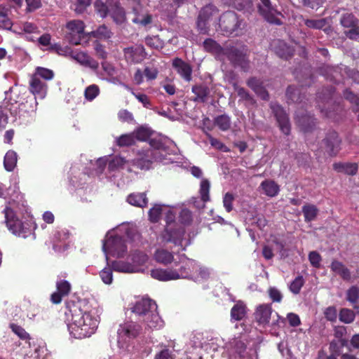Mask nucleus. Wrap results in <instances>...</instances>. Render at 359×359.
<instances>
[{
	"label": "nucleus",
	"mask_w": 359,
	"mask_h": 359,
	"mask_svg": "<svg viewBox=\"0 0 359 359\" xmlns=\"http://www.w3.org/2000/svg\"><path fill=\"white\" fill-rule=\"evenodd\" d=\"M66 313L70 318L75 338L84 339L94 334L97 327V320L90 313H83L78 303H67Z\"/></svg>",
	"instance_id": "obj_1"
},
{
	"label": "nucleus",
	"mask_w": 359,
	"mask_h": 359,
	"mask_svg": "<svg viewBox=\"0 0 359 359\" xmlns=\"http://www.w3.org/2000/svg\"><path fill=\"white\" fill-rule=\"evenodd\" d=\"M157 305L149 298H143L135 303L133 312L143 317V321L150 329L161 326V317L156 313Z\"/></svg>",
	"instance_id": "obj_2"
},
{
	"label": "nucleus",
	"mask_w": 359,
	"mask_h": 359,
	"mask_svg": "<svg viewBox=\"0 0 359 359\" xmlns=\"http://www.w3.org/2000/svg\"><path fill=\"white\" fill-rule=\"evenodd\" d=\"M222 55L226 57L232 67L239 68L241 72L247 73L251 70V60L246 46L228 45Z\"/></svg>",
	"instance_id": "obj_3"
},
{
	"label": "nucleus",
	"mask_w": 359,
	"mask_h": 359,
	"mask_svg": "<svg viewBox=\"0 0 359 359\" xmlns=\"http://www.w3.org/2000/svg\"><path fill=\"white\" fill-rule=\"evenodd\" d=\"M219 27L224 36H237L243 31L245 22L236 13L229 11L219 17Z\"/></svg>",
	"instance_id": "obj_4"
},
{
	"label": "nucleus",
	"mask_w": 359,
	"mask_h": 359,
	"mask_svg": "<svg viewBox=\"0 0 359 359\" xmlns=\"http://www.w3.org/2000/svg\"><path fill=\"white\" fill-rule=\"evenodd\" d=\"M5 222L9 231L14 235L22 238H27L31 233V229L28 224L22 223L18 219L12 208L6 207L4 210Z\"/></svg>",
	"instance_id": "obj_5"
},
{
	"label": "nucleus",
	"mask_w": 359,
	"mask_h": 359,
	"mask_svg": "<svg viewBox=\"0 0 359 359\" xmlns=\"http://www.w3.org/2000/svg\"><path fill=\"white\" fill-rule=\"evenodd\" d=\"M150 148L145 151L144 156L137 158L135 164L141 169H149L153 161H158L161 156H158V150L163 147L160 139H149Z\"/></svg>",
	"instance_id": "obj_6"
},
{
	"label": "nucleus",
	"mask_w": 359,
	"mask_h": 359,
	"mask_svg": "<svg viewBox=\"0 0 359 359\" xmlns=\"http://www.w3.org/2000/svg\"><path fill=\"white\" fill-rule=\"evenodd\" d=\"M342 139L334 129L325 132L321 140V147L330 157H335L341 150Z\"/></svg>",
	"instance_id": "obj_7"
},
{
	"label": "nucleus",
	"mask_w": 359,
	"mask_h": 359,
	"mask_svg": "<svg viewBox=\"0 0 359 359\" xmlns=\"http://www.w3.org/2000/svg\"><path fill=\"white\" fill-rule=\"evenodd\" d=\"M339 24L344 28V34L351 40L359 38V20L352 13H343Z\"/></svg>",
	"instance_id": "obj_8"
},
{
	"label": "nucleus",
	"mask_w": 359,
	"mask_h": 359,
	"mask_svg": "<svg viewBox=\"0 0 359 359\" xmlns=\"http://www.w3.org/2000/svg\"><path fill=\"white\" fill-rule=\"evenodd\" d=\"M260 4L257 6L259 12L264 20H266L269 24H273L276 25H281L282 21L279 16H281V13L276 9L272 6L270 0H260Z\"/></svg>",
	"instance_id": "obj_9"
},
{
	"label": "nucleus",
	"mask_w": 359,
	"mask_h": 359,
	"mask_svg": "<svg viewBox=\"0 0 359 359\" xmlns=\"http://www.w3.org/2000/svg\"><path fill=\"white\" fill-rule=\"evenodd\" d=\"M185 236V229L180 226H165L161 232L162 242L173 243L175 246H182V241Z\"/></svg>",
	"instance_id": "obj_10"
},
{
	"label": "nucleus",
	"mask_w": 359,
	"mask_h": 359,
	"mask_svg": "<svg viewBox=\"0 0 359 359\" xmlns=\"http://www.w3.org/2000/svg\"><path fill=\"white\" fill-rule=\"evenodd\" d=\"M335 88L333 86H329L322 88V90L318 93V107L320 109L323 116L325 117H330V111L327 106L331 102L333 99Z\"/></svg>",
	"instance_id": "obj_11"
},
{
	"label": "nucleus",
	"mask_w": 359,
	"mask_h": 359,
	"mask_svg": "<svg viewBox=\"0 0 359 359\" xmlns=\"http://www.w3.org/2000/svg\"><path fill=\"white\" fill-rule=\"evenodd\" d=\"M66 27L69 31L67 34V40L69 43L74 45L80 44L83 37V22L80 20H72L67 23Z\"/></svg>",
	"instance_id": "obj_12"
},
{
	"label": "nucleus",
	"mask_w": 359,
	"mask_h": 359,
	"mask_svg": "<svg viewBox=\"0 0 359 359\" xmlns=\"http://www.w3.org/2000/svg\"><path fill=\"white\" fill-rule=\"evenodd\" d=\"M271 109L275 116L280 129L285 135H288L290 132V123L288 114L285 109L277 102L271 103Z\"/></svg>",
	"instance_id": "obj_13"
},
{
	"label": "nucleus",
	"mask_w": 359,
	"mask_h": 359,
	"mask_svg": "<svg viewBox=\"0 0 359 359\" xmlns=\"http://www.w3.org/2000/svg\"><path fill=\"white\" fill-rule=\"evenodd\" d=\"M294 120H296L298 127L305 133L313 131L317 124V121L313 115L303 111L302 109L297 111Z\"/></svg>",
	"instance_id": "obj_14"
},
{
	"label": "nucleus",
	"mask_w": 359,
	"mask_h": 359,
	"mask_svg": "<svg viewBox=\"0 0 359 359\" xmlns=\"http://www.w3.org/2000/svg\"><path fill=\"white\" fill-rule=\"evenodd\" d=\"M55 290L50 294V300L54 304L62 303L63 297H67L72 290L69 282L65 279H60L55 283Z\"/></svg>",
	"instance_id": "obj_15"
},
{
	"label": "nucleus",
	"mask_w": 359,
	"mask_h": 359,
	"mask_svg": "<svg viewBox=\"0 0 359 359\" xmlns=\"http://www.w3.org/2000/svg\"><path fill=\"white\" fill-rule=\"evenodd\" d=\"M123 54L126 60L130 64H140L146 57V52L143 46L135 47H127L123 49Z\"/></svg>",
	"instance_id": "obj_16"
},
{
	"label": "nucleus",
	"mask_w": 359,
	"mask_h": 359,
	"mask_svg": "<svg viewBox=\"0 0 359 359\" xmlns=\"http://www.w3.org/2000/svg\"><path fill=\"white\" fill-rule=\"evenodd\" d=\"M72 59L79 62L81 65L89 67L93 70H96L99 68V62L95 61L92 57L83 51L70 50L67 54Z\"/></svg>",
	"instance_id": "obj_17"
},
{
	"label": "nucleus",
	"mask_w": 359,
	"mask_h": 359,
	"mask_svg": "<svg viewBox=\"0 0 359 359\" xmlns=\"http://www.w3.org/2000/svg\"><path fill=\"white\" fill-rule=\"evenodd\" d=\"M47 84L37 76H31L29 83V90L34 95L35 99H43L46 96Z\"/></svg>",
	"instance_id": "obj_18"
},
{
	"label": "nucleus",
	"mask_w": 359,
	"mask_h": 359,
	"mask_svg": "<svg viewBox=\"0 0 359 359\" xmlns=\"http://www.w3.org/2000/svg\"><path fill=\"white\" fill-rule=\"evenodd\" d=\"M102 249L105 253L109 249L120 255L126 250L124 238L121 236H113L104 242Z\"/></svg>",
	"instance_id": "obj_19"
},
{
	"label": "nucleus",
	"mask_w": 359,
	"mask_h": 359,
	"mask_svg": "<svg viewBox=\"0 0 359 359\" xmlns=\"http://www.w3.org/2000/svg\"><path fill=\"white\" fill-rule=\"evenodd\" d=\"M247 85L249 88L255 91L257 97L260 99L268 101L269 100V94L265 88L264 81L259 78L252 76L248 78Z\"/></svg>",
	"instance_id": "obj_20"
},
{
	"label": "nucleus",
	"mask_w": 359,
	"mask_h": 359,
	"mask_svg": "<svg viewBox=\"0 0 359 359\" xmlns=\"http://www.w3.org/2000/svg\"><path fill=\"white\" fill-rule=\"evenodd\" d=\"M150 276L154 279L160 281H168L170 280H178L180 277L185 276V274H179L175 269H156L150 271Z\"/></svg>",
	"instance_id": "obj_21"
},
{
	"label": "nucleus",
	"mask_w": 359,
	"mask_h": 359,
	"mask_svg": "<svg viewBox=\"0 0 359 359\" xmlns=\"http://www.w3.org/2000/svg\"><path fill=\"white\" fill-rule=\"evenodd\" d=\"M172 67L184 81L186 82L191 81L192 68L189 63L180 57H175L172 60Z\"/></svg>",
	"instance_id": "obj_22"
},
{
	"label": "nucleus",
	"mask_w": 359,
	"mask_h": 359,
	"mask_svg": "<svg viewBox=\"0 0 359 359\" xmlns=\"http://www.w3.org/2000/svg\"><path fill=\"white\" fill-rule=\"evenodd\" d=\"M141 326L135 323H128L121 325L117 334L120 337H126L128 339H135L141 332Z\"/></svg>",
	"instance_id": "obj_23"
},
{
	"label": "nucleus",
	"mask_w": 359,
	"mask_h": 359,
	"mask_svg": "<svg viewBox=\"0 0 359 359\" xmlns=\"http://www.w3.org/2000/svg\"><path fill=\"white\" fill-rule=\"evenodd\" d=\"M272 314V307L269 304H262L258 306L255 310V318L260 325L269 323Z\"/></svg>",
	"instance_id": "obj_24"
},
{
	"label": "nucleus",
	"mask_w": 359,
	"mask_h": 359,
	"mask_svg": "<svg viewBox=\"0 0 359 359\" xmlns=\"http://www.w3.org/2000/svg\"><path fill=\"white\" fill-rule=\"evenodd\" d=\"M275 53L278 57L284 59L285 60H290L293 57L294 48L287 45L283 41L278 40L275 42Z\"/></svg>",
	"instance_id": "obj_25"
},
{
	"label": "nucleus",
	"mask_w": 359,
	"mask_h": 359,
	"mask_svg": "<svg viewBox=\"0 0 359 359\" xmlns=\"http://www.w3.org/2000/svg\"><path fill=\"white\" fill-rule=\"evenodd\" d=\"M142 6L137 2V6L133 7V12L135 14L132 21L135 24H140L142 26H147L152 22V15L146 13L145 15L141 13Z\"/></svg>",
	"instance_id": "obj_26"
},
{
	"label": "nucleus",
	"mask_w": 359,
	"mask_h": 359,
	"mask_svg": "<svg viewBox=\"0 0 359 359\" xmlns=\"http://www.w3.org/2000/svg\"><path fill=\"white\" fill-rule=\"evenodd\" d=\"M247 351V344L239 339H234L230 343V354L233 358L243 359L245 351Z\"/></svg>",
	"instance_id": "obj_27"
},
{
	"label": "nucleus",
	"mask_w": 359,
	"mask_h": 359,
	"mask_svg": "<svg viewBox=\"0 0 359 359\" xmlns=\"http://www.w3.org/2000/svg\"><path fill=\"white\" fill-rule=\"evenodd\" d=\"M330 270L337 273L344 280L350 281L351 280V271L343 262L334 259L332 262H331Z\"/></svg>",
	"instance_id": "obj_28"
},
{
	"label": "nucleus",
	"mask_w": 359,
	"mask_h": 359,
	"mask_svg": "<svg viewBox=\"0 0 359 359\" xmlns=\"http://www.w3.org/2000/svg\"><path fill=\"white\" fill-rule=\"evenodd\" d=\"M191 92L196 96L193 99L194 102H206L210 89L205 84H195L191 87Z\"/></svg>",
	"instance_id": "obj_29"
},
{
	"label": "nucleus",
	"mask_w": 359,
	"mask_h": 359,
	"mask_svg": "<svg viewBox=\"0 0 359 359\" xmlns=\"http://www.w3.org/2000/svg\"><path fill=\"white\" fill-rule=\"evenodd\" d=\"M334 170L348 175H355L358 170V164L352 163H333Z\"/></svg>",
	"instance_id": "obj_30"
},
{
	"label": "nucleus",
	"mask_w": 359,
	"mask_h": 359,
	"mask_svg": "<svg viewBox=\"0 0 359 359\" xmlns=\"http://www.w3.org/2000/svg\"><path fill=\"white\" fill-rule=\"evenodd\" d=\"M154 259L156 262L167 266L174 260L173 253L165 248H158L154 253Z\"/></svg>",
	"instance_id": "obj_31"
},
{
	"label": "nucleus",
	"mask_w": 359,
	"mask_h": 359,
	"mask_svg": "<svg viewBox=\"0 0 359 359\" xmlns=\"http://www.w3.org/2000/svg\"><path fill=\"white\" fill-rule=\"evenodd\" d=\"M127 201L131 205L144 208L148 205V198H147L146 193H133L128 195Z\"/></svg>",
	"instance_id": "obj_32"
},
{
	"label": "nucleus",
	"mask_w": 359,
	"mask_h": 359,
	"mask_svg": "<svg viewBox=\"0 0 359 359\" xmlns=\"http://www.w3.org/2000/svg\"><path fill=\"white\" fill-rule=\"evenodd\" d=\"M247 315V306L243 302H237L231 310V318L233 321H241Z\"/></svg>",
	"instance_id": "obj_33"
},
{
	"label": "nucleus",
	"mask_w": 359,
	"mask_h": 359,
	"mask_svg": "<svg viewBox=\"0 0 359 359\" xmlns=\"http://www.w3.org/2000/svg\"><path fill=\"white\" fill-rule=\"evenodd\" d=\"M203 48L205 51L210 53L211 54L220 55L225 51V47L220 46L219 43L211 38H208L203 43Z\"/></svg>",
	"instance_id": "obj_34"
},
{
	"label": "nucleus",
	"mask_w": 359,
	"mask_h": 359,
	"mask_svg": "<svg viewBox=\"0 0 359 359\" xmlns=\"http://www.w3.org/2000/svg\"><path fill=\"white\" fill-rule=\"evenodd\" d=\"M260 187L262 188L264 194L269 197H274L280 191V187L276 182L273 180H264L260 184Z\"/></svg>",
	"instance_id": "obj_35"
},
{
	"label": "nucleus",
	"mask_w": 359,
	"mask_h": 359,
	"mask_svg": "<svg viewBox=\"0 0 359 359\" xmlns=\"http://www.w3.org/2000/svg\"><path fill=\"white\" fill-rule=\"evenodd\" d=\"M214 125L222 131H227L231 126V117L226 114L216 116L214 118Z\"/></svg>",
	"instance_id": "obj_36"
},
{
	"label": "nucleus",
	"mask_w": 359,
	"mask_h": 359,
	"mask_svg": "<svg viewBox=\"0 0 359 359\" xmlns=\"http://www.w3.org/2000/svg\"><path fill=\"white\" fill-rule=\"evenodd\" d=\"M346 299L347 302L354 305L353 308L355 309H358L359 306L355 304H358L359 301V287L356 285L350 287L349 289L346 290Z\"/></svg>",
	"instance_id": "obj_37"
},
{
	"label": "nucleus",
	"mask_w": 359,
	"mask_h": 359,
	"mask_svg": "<svg viewBox=\"0 0 359 359\" xmlns=\"http://www.w3.org/2000/svg\"><path fill=\"white\" fill-rule=\"evenodd\" d=\"M303 215H304L305 222H311L317 217L318 210L315 205L306 204L302 208Z\"/></svg>",
	"instance_id": "obj_38"
},
{
	"label": "nucleus",
	"mask_w": 359,
	"mask_h": 359,
	"mask_svg": "<svg viewBox=\"0 0 359 359\" xmlns=\"http://www.w3.org/2000/svg\"><path fill=\"white\" fill-rule=\"evenodd\" d=\"M4 168L7 171H13L17 164V153L13 150H8L4 156Z\"/></svg>",
	"instance_id": "obj_39"
},
{
	"label": "nucleus",
	"mask_w": 359,
	"mask_h": 359,
	"mask_svg": "<svg viewBox=\"0 0 359 359\" xmlns=\"http://www.w3.org/2000/svg\"><path fill=\"white\" fill-rule=\"evenodd\" d=\"M223 3L228 6H232L237 11H243L252 6V0H222Z\"/></svg>",
	"instance_id": "obj_40"
},
{
	"label": "nucleus",
	"mask_w": 359,
	"mask_h": 359,
	"mask_svg": "<svg viewBox=\"0 0 359 359\" xmlns=\"http://www.w3.org/2000/svg\"><path fill=\"white\" fill-rule=\"evenodd\" d=\"M152 130L145 128L144 126H140L135 130V131L132 132L131 134L135 137L136 140L144 142L148 140L149 137L152 135Z\"/></svg>",
	"instance_id": "obj_41"
},
{
	"label": "nucleus",
	"mask_w": 359,
	"mask_h": 359,
	"mask_svg": "<svg viewBox=\"0 0 359 359\" xmlns=\"http://www.w3.org/2000/svg\"><path fill=\"white\" fill-rule=\"evenodd\" d=\"M233 89L235 90V91L237 93V96H238L242 100L248 102L249 103L252 104H255V100L252 97V96L249 93V92L245 90V88L240 87L238 86L236 82H234L232 83Z\"/></svg>",
	"instance_id": "obj_42"
},
{
	"label": "nucleus",
	"mask_w": 359,
	"mask_h": 359,
	"mask_svg": "<svg viewBox=\"0 0 359 359\" xmlns=\"http://www.w3.org/2000/svg\"><path fill=\"white\" fill-rule=\"evenodd\" d=\"M355 314L353 311L347 308H342L339 312V321L345 324H351L355 320Z\"/></svg>",
	"instance_id": "obj_43"
},
{
	"label": "nucleus",
	"mask_w": 359,
	"mask_h": 359,
	"mask_svg": "<svg viewBox=\"0 0 359 359\" xmlns=\"http://www.w3.org/2000/svg\"><path fill=\"white\" fill-rule=\"evenodd\" d=\"M116 143L119 147H131L136 143V139L131 133L123 134L116 138Z\"/></svg>",
	"instance_id": "obj_44"
},
{
	"label": "nucleus",
	"mask_w": 359,
	"mask_h": 359,
	"mask_svg": "<svg viewBox=\"0 0 359 359\" xmlns=\"http://www.w3.org/2000/svg\"><path fill=\"white\" fill-rule=\"evenodd\" d=\"M218 8L212 4H208L199 12L198 17L203 20H210L212 15L217 14Z\"/></svg>",
	"instance_id": "obj_45"
},
{
	"label": "nucleus",
	"mask_w": 359,
	"mask_h": 359,
	"mask_svg": "<svg viewBox=\"0 0 359 359\" xmlns=\"http://www.w3.org/2000/svg\"><path fill=\"white\" fill-rule=\"evenodd\" d=\"M285 96L289 101L292 102H302L299 89L292 85H290L287 88H286Z\"/></svg>",
	"instance_id": "obj_46"
},
{
	"label": "nucleus",
	"mask_w": 359,
	"mask_h": 359,
	"mask_svg": "<svg viewBox=\"0 0 359 359\" xmlns=\"http://www.w3.org/2000/svg\"><path fill=\"white\" fill-rule=\"evenodd\" d=\"M210 181L203 179L201 183V189H199V194H201V198L203 203L210 201Z\"/></svg>",
	"instance_id": "obj_47"
},
{
	"label": "nucleus",
	"mask_w": 359,
	"mask_h": 359,
	"mask_svg": "<svg viewBox=\"0 0 359 359\" xmlns=\"http://www.w3.org/2000/svg\"><path fill=\"white\" fill-rule=\"evenodd\" d=\"M327 24V20L325 18H321L318 20L314 19H305L304 25L306 27L313 29L320 30L325 27Z\"/></svg>",
	"instance_id": "obj_48"
},
{
	"label": "nucleus",
	"mask_w": 359,
	"mask_h": 359,
	"mask_svg": "<svg viewBox=\"0 0 359 359\" xmlns=\"http://www.w3.org/2000/svg\"><path fill=\"white\" fill-rule=\"evenodd\" d=\"M10 328H11L12 332H13L14 334H17L19 339L25 341H29V334L25 331L24 327L17 324L11 323L10 324Z\"/></svg>",
	"instance_id": "obj_49"
},
{
	"label": "nucleus",
	"mask_w": 359,
	"mask_h": 359,
	"mask_svg": "<svg viewBox=\"0 0 359 359\" xmlns=\"http://www.w3.org/2000/svg\"><path fill=\"white\" fill-rule=\"evenodd\" d=\"M32 76H37L39 79H43L46 81H49L53 79L54 73L52 70L46 67H37Z\"/></svg>",
	"instance_id": "obj_50"
},
{
	"label": "nucleus",
	"mask_w": 359,
	"mask_h": 359,
	"mask_svg": "<svg viewBox=\"0 0 359 359\" xmlns=\"http://www.w3.org/2000/svg\"><path fill=\"white\" fill-rule=\"evenodd\" d=\"M91 35L100 39H108L111 37V32L104 25L97 28V29L91 32Z\"/></svg>",
	"instance_id": "obj_51"
},
{
	"label": "nucleus",
	"mask_w": 359,
	"mask_h": 359,
	"mask_svg": "<svg viewBox=\"0 0 359 359\" xmlns=\"http://www.w3.org/2000/svg\"><path fill=\"white\" fill-rule=\"evenodd\" d=\"M305 284V280L302 276H298L292 280L289 286L290 291L292 294H297L301 292L302 287Z\"/></svg>",
	"instance_id": "obj_52"
},
{
	"label": "nucleus",
	"mask_w": 359,
	"mask_h": 359,
	"mask_svg": "<svg viewBox=\"0 0 359 359\" xmlns=\"http://www.w3.org/2000/svg\"><path fill=\"white\" fill-rule=\"evenodd\" d=\"M100 94L99 86L96 84H91L86 88L84 90V97L88 101H92L95 99Z\"/></svg>",
	"instance_id": "obj_53"
},
{
	"label": "nucleus",
	"mask_w": 359,
	"mask_h": 359,
	"mask_svg": "<svg viewBox=\"0 0 359 359\" xmlns=\"http://www.w3.org/2000/svg\"><path fill=\"white\" fill-rule=\"evenodd\" d=\"M162 213L161 205H155L149 210V219L150 222H158Z\"/></svg>",
	"instance_id": "obj_54"
},
{
	"label": "nucleus",
	"mask_w": 359,
	"mask_h": 359,
	"mask_svg": "<svg viewBox=\"0 0 359 359\" xmlns=\"http://www.w3.org/2000/svg\"><path fill=\"white\" fill-rule=\"evenodd\" d=\"M145 44L149 48L160 49L163 48V41L158 36H146Z\"/></svg>",
	"instance_id": "obj_55"
},
{
	"label": "nucleus",
	"mask_w": 359,
	"mask_h": 359,
	"mask_svg": "<svg viewBox=\"0 0 359 359\" xmlns=\"http://www.w3.org/2000/svg\"><path fill=\"white\" fill-rule=\"evenodd\" d=\"M126 161L123 157L116 156L111 161H109L108 163V170L111 171L116 170L121 168H123L126 164Z\"/></svg>",
	"instance_id": "obj_56"
},
{
	"label": "nucleus",
	"mask_w": 359,
	"mask_h": 359,
	"mask_svg": "<svg viewBox=\"0 0 359 359\" xmlns=\"http://www.w3.org/2000/svg\"><path fill=\"white\" fill-rule=\"evenodd\" d=\"M109 14H111V18L116 22L123 21L125 18L124 10L123 8L119 6V4L117 2L115 4L114 8H111Z\"/></svg>",
	"instance_id": "obj_57"
},
{
	"label": "nucleus",
	"mask_w": 359,
	"mask_h": 359,
	"mask_svg": "<svg viewBox=\"0 0 359 359\" xmlns=\"http://www.w3.org/2000/svg\"><path fill=\"white\" fill-rule=\"evenodd\" d=\"M95 10L100 17L105 18L109 13L111 9H109L108 6L100 0H96L95 3Z\"/></svg>",
	"instance_id": "obj_58"
},
{
	"label": "nucleus",
	"mask_w": 359,
	"mask_h": 359,
	"mask_svg": "<svg viewBox=\"0 0 359 359\" xmlns=\"http://www.w3.org/2000/svg\"><path fill=\"white\" fill-rule=\"evenodd\" d=\"M46 50H48L51 53H55L59 55H67V54H69L71 51V49L69 47L63 48L61 46H60L59 43H51L50 46L47 47Z\"/></svg>",
	"instance_id": "obj_59"
},
{
	"label": "nucleus",
	"mask_w": 359,
	"mask_h": 359,
	"mask_svg": "<svg viewBox=\"0 0 359 359\" xmlns=\"http://www.w3.org/2000/svg\"><path fill=\"white\" fill-rule=\"evenodd\" d=\"M343 96L346 100H348L352 104L356 107L359 106V96L353 93L350 89L346 88L343 91Z\"/></svg>",
	"instance_id": "obj_60"
},
{
	"label": "nucleus",
	"mask_w": 359,
	"mask_h": 359,
	"mask_svg": "<svg viewBox=\"0 0 359 359\" xmlns=\"http://www.w3.org/2000/svg\"><path fill=\"white\" fill-rule=\"evenodd\" d=\"M323 315L327 320L335 322L337 320V309L334 306H329L323 311Z\"/></svg>",
	"instance_id": "obj_61"
},
{
	"label": "nucleus",
	"mask_w": 359,
	"mask_h": 359,
	"mask_svg": "<svg viewBox=\"0 0 359 359\" xmlns=\"http://www.w3.org/2000/svg\"><path fill=\"white\" fill-rule=\"evenodd\" d=\"M91 0H76L74 3V11L76 13H82L90 6Z\"/></svg>",
	"instance_id": "obj_62"
},
{
	"label": "nucleus",
	"mask_w": 359,
	"mask_h": 359,
	"mask_svg": "<svg viewBox=\"0 0 359 359\" xmlns=\"http://www.w3.org/2000/svg\"><path fill=\"white\" fill-rule=\"evenodd\" d=\"M309 260L311 266L318 269L320 267V263L322 261V257L318 252L313 251L309 252Z\"/></svg>",
	"instance_id": "obj_63"
},
{
	"label": "nucleus",
	"mask_w": 359,
	"mask_h": 359,
	"mask_svg": "<svg viewBox=\"0 0 359 359\" xmlns=\"http://www.w3.org/2000/svg\"><path fill=\"white\" fill-rule=\"evenodd\" d=\"M269 297H271V300L273 302L280 303L282 301V294L280 291L278 290L275 287H271L268 290Z\"/></svg>",
	"instance_id": "obj_64"
}]
</instances>
